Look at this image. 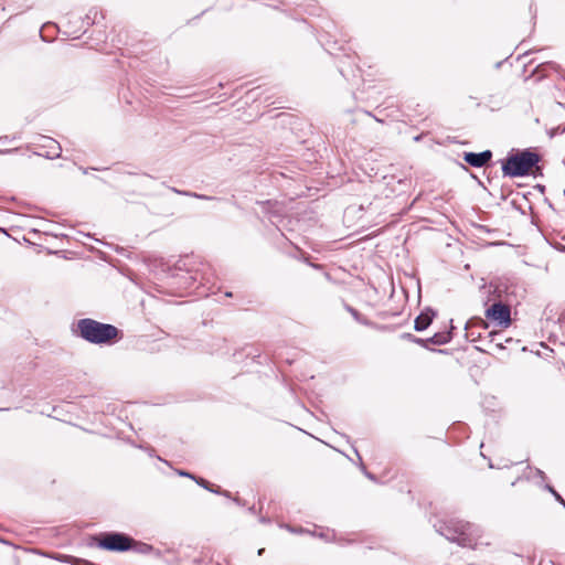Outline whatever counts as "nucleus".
Instances as JSON below:
<instances>
[{
    "instance_id": "obj_1",
    "label": "nucleus",
    "mask_w": 565,
    "mask_h": 565,
    "mask_svg": "<svg viewBox=\"0 0 565 565\" xmlns=\"http://www.w3.org/2000/svg\"><path fill=\"white\" fill-rule=\"evenodd\" d=\"M76 331L79 337L94 344L110 343L119 334V330L115 326L90 318L78 320Z\"/></svg>"
},
{
    "instance_id": "obj_2",
    "label": "nucleus",
    "mask_w": 565,
    "mask_h": 565,
    "mask_svg": "<svg viewBox=\"0 0 565 565\" xmlns=\"http://www.w3.org/2000/svg\"><path fill=\"white\" fill-rule=\"evenodd\" d=\"M435 526L448 541L456 542L462 547H475L477 545L475 535L477 529L470 523L451 520Z\"/></svg>"
},
{
    "instance_id": "obj_3",
    "label": "nucleus",
    "mask_w": 565,
    "mask_h": 565,
    "mask_svg": "<svg viewBox=\"0 0 565 565\" xmlns=\"http://www.w3.org/2000/svg\"><path fill=\"white\" fill-rule=\"evenodd\" d=\"M539 161L540 157L537 153L523 150L509 156L502 166V171L503 174L508 177H523L527 174Z\"/></svg>"
},
{
    "instance_id": "obj_4",
    "label": "nucleus",
    "mask_w": 565,
    "mask_h": 565,
    "mask_svg": "<svg viewBox=\"0 0 565 565\" xmlns=\"http://www.w3.org/2000/svg\"><path fill=\"white\" fill-rule=\"evenodd\" d=\"M95 540L98 547L111 552H125L132 548L135 544L134 539L119 532L104 533Z\"/></svg>"
},
{
    "instance_id": "obj_5",
    "label": "nucleus",
    "mask_w": 565,
    "mask_h": 565,
    "mask_svg": "<svg viewBox=\"0 0 565 565\" xmlns=\"http://www.w3.org/2000/svg\"><path fill=\"white\" fill-rule=\"evenodd\" d=\"M486 317L499 327L508 328L511 324V310L508 305L501 301L494 302L486 310Z\"/></svg>"
},
{
    "instance_id": "obj_6",
    "label": "nucleus",
    "mask_w": 565,
    "mask_h": 565,
    "mask_svg": "<svg viewBox=\"0 0 565 565\" xmlns=\"http://www.w3.org/2000/svg\"><path fill=\"white\" fill-rule=\"evenodd\" d=\"M492 158V152L490 150H484L479 153L475 152H465L463 159L465 161L475 167V168H481L486 166Z\"/></svg>"
},
{
    "instance_id": "obj_7",
    "label": "nucleus",
    "mask_w": 565,
    "mask_h": 565,
    "mask_svg": "<svg viewBox=\"0 0 565 565\" xmlns=\"http://www.w3.org/2000/svg\"><path fill=\"white\" fill-rule=\"evenodd\" d=\"M434 317H435V312L433 310L427 309V310L423 311L415 319L414 329L416 331H424V330H426L430 326Z\"/></svg>"
},
{
    "instance_id": "obj_8",
    "label": "nucleus",
    "mask_w": 565,
    "mask_h": 565,
    "mask_svg": "<svg viewBox=\"0 0 565 565\" xmlns=\"http://www.w3.org/2000/svg\"><path fill=\"white\" fill-rule=\"evenodd\" d=\"M46 143L44 147H47L50 151L46 153V157L50 159L58 158L61 156V147L60 145L53 140L52 138H45Z\"/></svg>"
},
{
    "instance_id": "obj_9",
    "label": "nucleus",
    "mask_w": 565,
    "mask_h": 565,
    "mask_svg": "<svg viewBox=\"0 0 565 565\" xmlns=\"http://www.w3.org/2000/svg\"><path fill=\"white\" fill-rule=\"evenodd\" d=\"M451 340L450 332H438L435 333L433 337L426 339L428 343L436 344V345H443L448 343Z\"/></svg>"
},
{
    "instance_id": "obj_10",
    "label": "nucleus",
    "mask_w": 565,
    "mask_h": 565,
    "mask_svg": "<svg viewBox=\"0 0 565 565\" xmlns=\"http://www.w3.org/2000/svg\"><path fill=\"white\" fill-rule=\"evenodd\" d=\"M137 548L138 552L140 553H148L152 550V546L149 545V544H146V543H138L135 541V544H134V547L132 548Z\"/></svg>"
},
{
    "instance_id": "obj_11",
    "label": "nucleus",
    "mask_w": 565,
    "mask_h": 565,
    "mask_svg": "<svg viewBox=\"0 0 565 565\" xmlns=\"http://www.w3.org/2000/svg\"><path fill=\"white\" fill-rule=\"evenodd\" d=\"M60 562L64 563H78L79 558L73 557L71 555H58L55 557Z\"/></svg>"
},
{
    "instance_id": "obj_12",
    "label": "nucleus",
    "mask_w": 565,
    "mask_h": 565,
    "mask_svg": "<svg viewBox=\"0 0 565 565\" xmlns=\"http://www.w3.org/2000/svg\"><path fill=\"white\" fill-rule=\"evenodd\" d=\"M546 489L555 497V499L563 504V502H565V500L554 490L553 487L551 486H546Z\"/></svg>"
},
{
    "instance_id": "obj_13",
    "label": "nucleus",
    "mask_w": 565,
    "mask_h": 565,
    "mask_svg": "<svg viewBox=\"0 0 565 565\" xmlns=\"http://www.w3.org/2000/svg\"><path fill=\"white\" fill-rule=\"evenodd\" d=\"M189 196L195 198V199H200V200H213L214 199L212 196L204 195V194H199V193H195V192H190Z\"/></svg>"
},
{
    "instance_id": "obj_14",
    "label": "nucleus",
    "mask_w": 565,
    "mask_h": 565,
    "mask_svg": "<svg viewBox=\"0 0 565 565\" xmlns=\"http://www.w3.org/2000/svg\"><path fill=\"white\" fill-rule=\"evenodd\" d=\"M194 480L196 481V483H199L200 486H202L203 488L210 490V491H213L212 489L209 488V482L202 478L200 479H195Z\"/></svg>"
},
{
    "instance_id": "obj_15",
    "label": "nucleus",
    "mask_w": 565,
    "mask_h": 565,
    "mask_svg": "<svg viewBox=\"0 0 565 565\" xmlns=\"http://www.w3.org/2000/svg\"><path fill=\"white\" fill-rule=\"evenodd\" d=\"M412 341L423 347H427L428 343L426 340L416 337H412Z\"/></svg>"
},
{
    "instance_id": "obj_16",
    "label": "nucleus",
    "mask_w": 565,
    "mask_h": 565,
    "mask_svg": "<svg viewBox=\"0 0 565 565\" xmlns=\"http://www.w3.org/2000/svg\"><path fill=\"white\" fill-rule=\"evenodd\" d=\"M172 192L177 193V194H181V195H185V196H189L190 194V191H182V190H179L177 188H170Z\"/></svg>"
},
{
    "instance_id": "obj_17",
    "label": "nucleus",
    "mask_w": 565,
    "mask_h": 565,
    "mask_svg": "<svg viewBox=\"0 0 565 565\" xmlns=\"http://www.w3.org/2000/svg\"><path fill=\"white\" fill-rule=\"evenodd\" d=\"M72 565H95L88 561H85V559H79L78 563H71Z\"/></svg>"
},
{
    "instance_id": "obj_18",
    "label": "nucleus",
    "mask_w": 565,
    "mask_h": 565,
    "mask_svg": "<svg viewBox=\"0 0 565 565\" xmlns=\"http://www.w3.org/2000/svg\"><path fill=\"white\" fill-rule=\"evenodd\" d=\"M349 311L354 317V319L359 320L360 315H359V312L355 309L349 308Z\"/></svg>"
},
{
    "instance_id": "obj_19",
    "label": "nucleus",
    "mask_w": 565,
    "mask_h": 565,
    "mask_svg": "<svg viewBox=\"0 0 565 565\" xmlns=\"http://www.w3.org/2000/svg\"><path fill=\"white\" fill-rule=\"evenodd\" d=\"M179 475L194 479V477L191 473L185 472V471H180Z\"/></svg>"
},
{
    "instance_id": "obj_20",
    "label": "nucleus",
    "mask_w": 565,
    "mask_h": 565,
    "mask_svg": "<svg viewBox=\"0 0 565 565\" xmlns=\"http://www.w3.org/2000/svg\"><path fill=\"white\" fill-rule=\"evenodd\" d=\"M477 322H478V323H480L484 329H487V328H488V323H487V322H484L483 320L478 319V320H477Z\"/></svg>"
},
{
    "instance_id": "obj_21",
    "label": "nucleus",
    "mask_w": 565,
    "mask_h": 565,
    "mask_svg": "<svg viewBox=\"0 0 565 565\" xmlns=\"http://www.w3.org/2000/svg\"><path fill=\"white\" fill-rule=\"evenodd\" d=\"M412 337H414L413 334L411 333H406L404 334V338H406L407 340H411L412 341Z\"/></svg>"
},
{
    "instance_id": "obj_22",
    "label": "nucleus",
    "mask_w": 565,
    "mask_h": 565,
    "mask_svg": "<svg viewBox=\"0 0 565 565\" xmlns=\"http://www.w3.org/2000/svg\"><path fill=\"white\" fill-rule=\"evenodd\" d=\"M473 321L470 320L469 322H467V326H466V329L470 328L472 326Z\"/></svg>"
},
{
    "instance_id": "obj_23",
    "label": "nucleus",
    "mask_w": 565,
    "mask_h": 565,
    "mask_svg": "<svg viewBox=\"0 0 565 565\" xmlns=\"http://www.w3.org/2000/svg\"><path fill=\"white\" fill-rule=\"evenodd\" d=\"M264 551H265V548H260V550H258L257 554L263 555Z\"/></svg>"
},
{
    "instance_id": "obj_24",
    "label": "nucleus",
    "mask_w": 565,
    "mask_h": 565,
    "mask_svg": "<svg viewBox=\"0 0 565 565\" xmlns=\"http://www.w3.org/2000/svg\"><path fill=\"white\" fill-rule=\"evenodd\" d=\"M365 475H366V477H367V478H370V479H374V477H373L371 473L365 472Z\"/></svg>"
},
{
    "instance_id": "obj_25",
    "label": "nucleus",
    "mask_w": 565,
    "mask_h": 565,
    "mask_svg": "<svg viewBox=\"0 0 565 565\" xmlns=\"http://www.w3.org/2000/svg\"><path fill=\"white\" fill-rule=\"evenodd\" d=\"M249 511H250L252 513H255V508H254V507L249 508Z\"/></svg>"
},
{
    "instance_id": "obj_26",
    "label": "nucleus",
    "mask_w": 565,
    "mask_h": 565,
    "mask_svg": "<svg viewBox=\"0 0 565 565\" xmlns=\"http://www.w3.org/2000/svg\"><path fill=\"white\" fill-rule=\"evenodd\" d=\"M11 150H7L6 152H10ZM3 151H0V153H2Z\"/></svg>"
},
{
    "instance_id": "obj_27",
    "label": "nucleus",
    "mask_w": 565,
    "mask_h": 565,
    "mask_svg": "<svg viewBox=\"0 0 565 565\" xmlns=\"http://www.w3.org/2000/svg\"><path fill=\"white\" fill-rule=\"evenodd\" d=\"M563 505H564V508H565V502H563Z\"/></svg>"
},
{
    "instance_id": "obj_28",
    "label": "nucleus",
    "mask_w": 565,
    "mask_h": 565,
    "mask_svg": "<svg viewBox=\"0 0 565 565\" xmlns=\"http://www.w3.org/2000/svg\"><path fill=\"white\" fill-rule=\"evenodd\" d=\"M563 505H564V508H565V502H563Z\"/></svg>"
},
{
    "instance_id": "obj_29",
    "label": "nucleus",
    "mask_w": 565,
    "mask_h": 565,
    "mask_svg": "<svg viewBox=\"0 0 565 565\" xmlns=\"http://www.w3.org/2000/svg\"><path fill=\"white\" fill-rule=\"evenodd\" d=\"M563 505H564V508H565V502H563Z\"/></svg>"
}]
</instances>
